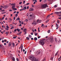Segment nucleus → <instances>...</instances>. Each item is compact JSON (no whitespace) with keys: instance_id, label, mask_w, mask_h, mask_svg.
I'll list each match as a JSON object with an SVG mask.
<instances>
[{"instance_id":"f257e3e1","label":"nucleus","mask_w":61,"mask_h":61,"mask_svg":"<svg viewBox=\"0 0 61 61\" xmlns=\"http://www.w3.org/2000/svg\"><path fill=\"white\" fill-rule=\"evenodd\" d=\"M30 59L32 61H39L38 59H36V58L33 56H30L29 57Z\"/></svg>"},{"instance_id":"f03ea898","label":"nucleus","mask_w":61,"mask_h":61,"mask_svg":"<svg viewBox=\"0 0 61 61\" xmlns=\"http://www.w3.org/2000/svg\"><path fill=\"white\" fill-rule=\"evenodd\" d=\"M46 39H45L39 41V43H40L42 46H44L45 44V41H46Z\"/></svg>"},{"instance_id":"7ed1b4c3","label":"nucleus","mask_w":61,"mask_h":61,"mask_svg":"<svg viewBox=\"0 0 61 61\" xmlns=\"http://www.w3.org/2000/svg\"><path fill=\"white\" fill-rule=\"evenodd\" d=\"M49 41L50 43H53L54 42V40L53 39V38L52 37H51L49 38Z\"/></svg>"},{"instance_id":"20e7f679","label":"nucleus","mask_w":61,"mask_h":61,"mask_svg":"<svg viewBox=\"0 0 61 61\" xmlns=\"http://www.w3.org/2000/svg\"><path fill=\"white\" fill-rule=\"evenodd\" d=\"M35 54L36 56H37V55H40L41 54V51H37L35 53Z\"/></svg>"},{"instance_id":"39448f33","label":"nucleus","mask_w":61,"mask_h":61,"mask_svg":"<svg viewBox=\"0 0 61 61\" xmlns=\"http://www.w3.org/2000/svg\"><path fill=\"white\" fill-rule=\"evenodd\" d=\"M41 7L42 8H45L46 7H47V5L46 4H44L41 5Z\"/></svg>"},{"instance_id":"423d86ee","label":"nucleus","mask_w":61,"mask_h":61,"mask_svg":"<svg viewBox=\"0 0 61 61\" xmlns=\"http://www.w3.org/2000/svg\"><path fill=\"white\" fill-rule=\"evenodd\" d=\"M32 24L33 25H36V21H34L32 23Z\"/></svg>"},{"instance_id":"0eeeda50","label":"nucleus","mask_w":61,"mask_h":61,"mask_svg":"<svg viewBox=\"0 0 61 61\" xmlns=\"http://www.w3.org/2000/svg\"><path fill=\"white\" fill-rule=\"evenodd\" d=\"M41 20H39V19L37 20V23H40L41 22Z\"/></svg>"},{"instance_id":"6e6552de","label":"nucleus","mask_w":61,"mask_h":61,"mask_svg":"<svg viewBox=\"0 0 61 61\" xmlns=\"http://www.w3.org/2000/svg\"><path fill=\"white\" fill-rule=\"evenodd\" d=\"M26 30H27V29H25L24 30V32H25V33H24L25 35L26 34Z\"/></svg>"},{"instance_id":"1a4fd4ad","label":"nucleus","mask_w":61,"mask_h":61,"mask_svg":"<svg viewBox=\"0 0 61 61\" xmlns=\"http://www.w3.org/2000/svg\"><path fill=\"white\" fill-rule=\"evenodd\" d=\"M8 7V6H6L4 7V9H7V8Z\"/></svg>"},{"instance_id":"9d476101","label":"nucleus","mask_w":61,"mask_h":61,"mask_svg":"<svg viewBox=\"0 0 61 61\" xmlns=\"http://www.w3.org/2000/svg\"><path fill=\"white\" fill-rule=\"evenodd\" d=\"M12 45V44H11V43L9 42L8 43V46H11V45Z\"/></svg>"},{"instance_id":"9b49d317","label":"nucleus","mask_w":61,"mask_h":61,"mask_svg":"<svg viewBox=\"0 0 61 61\" xmlns=\"http://www.w3.org/2000/svg\"><path fill=\"white\" fill-rule=\"evenodd\" d=\"M55 40L56 42L57 43H58V42H58V41H57V39L55 38Z\"/></svg>"},{"instance_id":"f8f14e48","label":"nucleus","mask_w":61,"mask_h":61,"mask_svg":"<svg viewBox=\"0 0 61 61\" xmlns=\"http://www.w3.org/2000/svg\"><path fill=\"white\" fill-rule=\"evenodd\" d=\"M37 40V38L36 37H35L34 38V41H36Z\"/></svg>"},{"instance_id":"ddd939ff","label":"nucleus","mask_w":61,"mask_h":61,"mask_svg":"<svg viewBox=\"0 0 61 61\" xmlns=\"http://www.w3.org/2000/svg\"><path fill=\"white\" fill-rule=\"evenodd\" d=\"M33 0L34 1H35V2L34 1V3H33V4L34 5H35V4H36V2H37V1L36 0Z\"/></svg>"},{"instance_id":"4468645a","label":"nucleus","mask_w":61,"mask_h":61,"mask_svg":"<svg viewBox=\"0 0 61 61\" xmlns=\"http://www.w3.org/2000/svg\"><path fill=\"white\" fill-rule=\"evenodd\" d=\"M23 10H26V7H24V8H23Z\"/></svg>"},{"instance_id":"2eb2a0df","label":"nucleus","mask_w":61,"mask_h":61,"mask_svg":"<svg viewBox=\"0 0 61 61\" xmlns=\"http://www.w3.org/2000/svg\"><path fill=\"white\" fill-rule=\"evenodd\" d=\"M55 14H57V15H58V14H59V12H55Z\"/></svg>"},{"instance_id":"dca6fc26","label":"nucleus","mask_w":61,"mask_h":61,"mask_svg":"<svg viewBox=\"0 0 61 61\" xmlns=\"http://www.w3.org/2000/svg\"><path fill=\"white\" fill-rule=\"evenodd\" d=\"M57 10H61V8H59L57 9Z\"/></svg>"},{"instance_id":"f3484780","label":"nucleus","mask_w":61,"mask_h":61,"mask_svg":"<svg viewBox=\"0 0 61 61\" xmlns=\"http://www.w3.org/2000/svg\"><path fill=\"white\" fill-rule=\"evenodd\" d=\"M15 5H13L12 7L11 8H15Z\"/></svg>"},{"instance_id":"a211bd4d","label":"nucleus","mask_w":61,"mask_h":61,"mask_svg":"<svg viewBox=\"0 0 61 61\" xmlns=\"http://www.w3.org/2000/svg\"><path fill=\"white\" fill-rule=\"evenodd\" d=\"M29 10L30 11H33V8H30V9Z\"/></svg>"},{"instance_id":"6ab92c4d","label":"nucleus","mask_w":61,"mask_h":61,"mask_svg":"<svg viewBox=\"0 0 61 61\" xmlns=\"http://www.w3.org/2000/svg\"><path fill=\"white\" fill-rule=\"evenodd\" d=\"M12 9V10H14V11L16 10H17V9H16L15 8H13Z\"/></svg>"},{"instance_id":"aec40b11","label":"nucleus","mask_w":61,"mask_h":61,"mask_svg":"<svg viewBox=\"0 0 61 61\" xmlns=\"http://www.w3.org/2000/svg\"><path fill=\"white\" fill-rule=\"evenodd\" d=\"M12 45L13 47H15V43H12Z\"/></svg>"},{"instance_id":"412c9836","label":"nucleus","mask_w":61,"mask_h":61,"mask_svg":"<svg viewBox=\"0 0 61 61\" xmlns=\"http://www.w3.org/2000/svg\"><path fill=\"white\" fill-rule=\"evenodd\" d=\"M47 32L48 33H50V30H48V31Z\"/></svg>"},{"instance_id":"4be33fe9","label":"nucleus","mask_w":61,"mask_h":61,"mask_svg":"<svg viewBox=\"0 0 61 61\" xmlns=\"http://www.w3.org/2000/svg\"><path fill=\"white\" fill-rule=\"evenodd\" d=\"M20 20V18L19 17H18V18H17L16 19V20Z\"/></svg>"},{"instance_id":"5701e85b","label":"nucleus","mask_w":61,"mask_h":61,"mask_svg":"<svg viewBox=\"0 0 61 61\" xmlns=\"http://www.w3.org/2000/svg\"><path fill=\"white\" fill-rule=\"evenodd\" d=\"M29 38H31L32 37V36L31 35H29Z\"/></svg>"},{"instance_id":"b1692460","label":"nucleus","mask_w":61,"mask_h":61,"mask_svg":"<svg viewBox=\"0 0 61 61\" xmlns=\"http://www.w3.org/2000/svg\"><path fill=\"white\" fill-rule=\"evenodd\" d=\"M58 52H59V51H58L56 53L55 56H57V54H58Z\"/></svg>"},{"instance_id":"393cba45","label":"nucleus","mask_w":61,"mask_h":61,"mask_svg":"<svg viewBox=\"0 0 61 61\" xmlns=\"http://www.w3.org/2000/svg\"><path fill=\"white\" fill-rule=\"evenodd\" d=\"M5 33L7 34L6 36H8V32H7V31H6Z\"/></svg>"},{"instance_id":"a878e982","label":"nucleus","mask_w":61,"mask_h":61,"mask_svg":"<svg viewBox=\"0 0 61 61\" xmlns=\"http://www.w3.org/2000/svg\"><path fill=\"white\" fill-rule=\"evenodd\" d=\"M49 20H47L46 21V23H48V22L49 21Z\"/></svg>"},{"instance_id":"bb28decb","label":"nucleus","mask_w":61,"mask_h":61,"mask_svg":"<svg viewBox=\"0 0 61 61\" xmlns=\"http://www.w3.org/2000/svg\"><path fill=\"white\" fill-rule=\"evenodd\" d=\"M28 19L29 21H30V20H31V18H28Z\"/></svg>"},{"instance_id":"cd10ccee","label":"nucleus","mask_w":61,"mask_h":61,"mask_svg":"<svg viewBox=\"0 0 61 61\" xmlns=\"http://www.w3.org/2000/svg\"><path fill=\"white\" fill-rule=\"evenodd\" d=\"M56 27H58V25L57 23H56Z\"/></svg>"},{"instance_id":"c85d7f7f","label":"nucleus","mask_w":61,"mask_h":61,"mask_svg":"<svg viewBox=\"0 0 61 61\" xmlns=\"http://www.w3.org/2000/svg\"><path fill=\"white\" fill-rule=\"evenodd\" d=\"M0 7H1V8H4V7L3 6H2V5H1L0 6Z\"/></svg>"},{"instance_id":"c756f323","label":"nucleus","mask_w":61,"mask_h":61,"mask_svg":"<svg viewBox=\"0 0 61 61\" xmlns=\"http://www.w3.org/2000/svg\"><path fill=\"white\" fill-rule=\"evenodd\" d=\"M26 39L27 40H29V38L28 37H26Z\"/></svg>"},{"instance_id":"7c9ffc66","label":"nucleus","mask_w":61,"mask_h":61,"mask_svg":"<svg viewBox=\"0 0 61 61\" xmlns=\"http://www.w3.org/2000/svg\"><path fill=\"white\" fill-rule=\"evenodd\" d=\"M16 30H17V31H18V32H20V30H19V29H17Z\"/></svg>"},{"instance_id":"2f4dec72","label":"nucleus","mask_w":61,"mask_h":61,"mask_svg":"<svg viewBox=\"0 0 61 61\" xmlns=\"http://www.w3.org/2000/svg\"><path fill=\"white\" fill-rule=\"evenodd\" d=\"M6 13V12H2L1 13L2 14H5V13Z\"/></svg>"},{"instance_id":"473e14b6","label":"nucleus","mask_w":61,"mask_h":61,"mask_svg":"<svg viewBox=\"0 0 61 61\" xmlns=\"http://www.w3.org/2000/svg\"><path fill=\"white\" fill-rule=\"evenodd\" d=\"M13 61H15V59L14 58H13L12 59Z\"/></svg>"},{"instance_id":"72a5a7b5","label":"nucleus","mask_w":61,"mask_h":61,"mask_svg":"<svg viewBox=\"0 0 61 61\" xmlns=\"http://www.w3.org/2000/svg\"><path fill=\"white\" fill-rule=\"evenodd\" d=\"M28 21V20L27 19H26L25 20V21L26 22H27Z\"/></svg>"},{"instance_id":"f704fd0d","label":"nucleus","mask_w":61,"mask_h":61,"mask_svg":"<svg viewBox=\"0 0 61 61\" xmlns=\"http://www.w3.org/2000/svg\"><path fill=\"white\" fill-rule=\"evenodd\" d=\"M22 2H20L19 3V5H21V4H22Z\"/></svg>"},{"instance_id":"c9c22d12","label":"nucleus","mask_w":61,"mask_h":61,"mask_svg":"<svg viewBox=\"0 0 61 61\" xmlns=\"http://www.w3.org/2000/svg\"><path fill=\"white\" fill-rule=\"evenodd\" d=\"M6 27H7V28L8 29H9V27H8V25Z\"/></svg>"},{"instance_id":"e433bc0d","label":"nucleus","mask_w":61,"mask_h":61,"mask_svg":"<svg viewBox=\"0 0 61 61\" xmlns=\"http://www.w3.org/2000/svg\"><path fill=\"white\" fill-rule=\"evenodd\" d=\"M16 59V60L17 61H19V59H18V58H17Z\"/></svg>"},{"instance_id":"4c0bfd02","label":"nucleus","mask_w":61,"mask_h":61,"mask_svg":"<svg viewBox=\"0 0 61 61\" xmlns=\"http://www.w3.org/2000/svg\"><path fill=\"white\" fill-rule=\"evenodd\" d=\"M25 0H24L23 1V4H25Z\"/></svg>"},{"instance_id":"58836bf2","label":"nucleus","mask_w":61,"mask_h":61,"mask_svg":"<svg viewBox=\"0 0 61 61\" xmlns=\"http://www.w3.org/2000/svg\"><path fill=\"white\" fill-rule=\"evenodd\" d=\"M30 5V3H28L26 4V5Z\"/></svg>"},{"instance_id":"ea45409f","label":"nucleus","mask_w":61,"mask_h":61,"mask_svg":"<svg viewBox=\"0 0 61 61\" xmlns=\"http://www.w3.org/2000/svg\"><path fill=\"white\" fill-rule=\"evenodd\" d=\"M14 28V27H12L10 28V29H12Z\"/></svg>"},{"instance_id":"a19ab883","label":"nucleus","mask_w":61,"mask_h":61,"mask_svg":"<svg viewBox=\"0 0 61 61\" xmlns=\"http://www.w3.org/2000/svg\"><path fill=\"white\" fill-rule=\"evenodd\" d=\"M38 34L37 33H36L35 34V35L36 36H37V35Z\"/></svg>"},{"instance_id":"79ce46f5","label":"nucleus","mask_w":61,"mask_h":61,"mask_svg":"<svg viewBox=\"0 0 61 61\" xmlns=\"http://www.w3.org/2000/svg\"><path fill=\"white\" fill-rule=\"evenodd\" d=\"M21 33H22V32L21 31H20V32L19 33V34H21Z\"/></svg>"},{"instance_id":"37998d69","label":"nucleus","mask_w":61,"mask_h":61,"mask_svg":"<svg viewBox=\"0 0 61 61\" xmlns=\"http://www.w3.org/2000/svg\"><path fill=\"white\" fill-rule=\"evenodd\" d=\"M1 12H4L5 11V10H1Z\"/></svg>"},{"instance_id":"c03bdc74","label":"nucleus","mask_w":61,"mask_h":61,"mask_svg":"<svg viewBox=\"0 0 61 61\" xmlns=\"http://www.w3.org/2000/svg\"><path fill=\"white\" fill-rule=\"evenodd\" d=\"M44 3H46V0H45L44 1Z\"/></svg>"},{"instance_id":"a18cd8bd","label":"nucleus","mask_w":61,"mask_h":61,"mask_svg":"<svg viewBox=\"0 0 61 61\" xmlns=\"http://www.w3.org/2000/svg\"><path fill=\"white\" fill-rule=\"evenodd\" d=\"M18 15V14H16V17L17 16V15Z\"/></svg>"},{"instance_id":"49530a36","label":"nucleus","mask_w":61,"mask_h":61,"mask_svg":"<svg viewBox=\"0 0 61 61\" xmlns=\"http://www.w3.org/2000/svg\"><path fill=\"white\" fill-rule=\"evenodd\" d=\"M38 31L39 32H40V30H39V28H38Z\"/></svg>"},{"instance_id":"de8ad7c7","label":"nucleus","mask_w":61,"mask_h":61,"mask_svg":"<svg viewBox=\"0 0 61 61\" xmlns=\"http://www.w3.org/2000/svg\"><path fill=\"white\" fill-rule=\"evenodd\" d=\"M14 32H16V29H15V30H14Z\"/></svg>"},{"instance_id":"09e8293b","label":"nucleus","mask_w":61,"mask_h":61,"mask_svg":"<svg viewBox=\"0 0 61 61\" xmlns=\"http://www.w3.org/2000/svg\"><path fill=\"white\" fill-rule=\"evenodd\" d=\"M10 27H12V26H13V25H12L11 24L10 25Z\"/></svg>"},{"instance_id":"8fccbe9b","label":"nucleus","mask_w":61,"mask_h":61,"mask_svg":"<svg viewBox=\"0 0 61 61\" xmlns=\"http://www.w3.org/2000/svg\"><path fill=\"white\" fill-rule=\"evenodd\" d=\"M26 51H25V52H24L25 54H26Z\"/></svg>"},{"instance_id":"3c124183","label":"nucleus","mask_w":61,"mask_h":61,"mask_svg":"<svg viewBox=\"0 0 61 61\" xmlns=\"http://www.w3.org/2000/svg\"><path fill=\"white\" fill-rule=\"evenodd\" d=\"M31 6L32 7H34V6L33 5H32Z\"/></svg>"},{"instance_id":"603ef678","label":"nucleus","mask_w":61,"mask_h":61,"mask_svg":"<svg viewBox=\"0 0 61 61\" xmlns=\"http://www.w3.org/2000/svg\"><path fill=\"white\" fill-rule=\"evenodd\" d=\"M5 29L6 30H7V31L8 30H9L7 28H5Z\"/></svg>"},{"instance_id":"864d4df0","label":"nucleus","mask_w":61,"mask_h":61,"mask_svg":"<svg viewBox=\"0 0 61 61\" xmlns=\"http://www.w3.org/2000/svg\"><path fill=\"white\" fill-rule=\"evenodd\" d=\"M50 15H48L47 16V17L46 18H47L48 17H49V16H50Z\"/></svg>"},{"instance_id":"5fc2aeb1","label":"nucleus","mask_w":61,"mask_h":61,"mask_svg":"<svg viewBox=\"0 0 61 61\" xmlns=\"http://www.w3.org/2000/svg\"><path fill=\"white\" fill-rule=\"evenodd\" d=\"M21 52H23V48H21Z\"/></svg>"},{"instance_id":"6e6d98bb","label":"nucleus","mask_w":61,"mask_h":61,"mask_svg":"<svg viewBox=\"0 0 61 61\" xmlns=\"http://www.w3.org/2000/svg\"><path fill=\"white\" fill-rule=\"evenodd\" d=\"M44 25V24H42V25L41 26V27H42V26H43V25Z\"/></svg>"},{"instance_id":"4d7b16f0","label":"nucleus","mask_w":61,"mask_h":61,"mask_svg":"<svg viewBox=\"0 0 61 61\" xmlns=\"http://www.w3.org/2000/svg\"><path fill=\"white\" fill-rule=\"evenodd\" d=\"M16 38V37H13V38H14V39H15V38Z\"/></svg>"},{"instance_id":"13d9d810","label":"nucleus","mask_w":61,"mask_h":61,"mask_svg":"<svg viewBox=\"0 0 61 61\" xmlns=\"http://www.w3.org/2000/svg\"><path fill=\"white\" fill-rule=\"evenodd\" d=\"M56 6H57L56 5H55L54 6L55 7H56Z\"/></svg>"},{"instance_id":"bf43d9fd","label":"nucleus","mask_w":61,"mask_h":61,"mask_svg":"<svg viewBox=\"0 0 61 61\" xmlns=\"http://www.w3.org/2000/svg\"><path fill=\"white\" fill-rule=\"evenodd\" d=\"M2 43H4V40H3L2 41Z\"/></svg>"},{"instance_id":"052dcab7","label":"nucleus","mask_w":61,"mask_h":61,"mask_svg":"<svg viewBox=\"0 0 61 61\" xmlns=\"http://www.w3.org/2000/svg\"><path fill=\"white\" fill-rule=\"evenodd\" d=\"M53 57L51 58V60H53Z\"/></svg>"},{"instance_id":"680f3d73","label":"nucleus","mask_w":61,"mask_h":61,"mask_svg":"<svg viewBox=\"0 0 61 61\" xmlns=\"http://www.w3.org/2000/svg\"><path fill=\"white\" fill-rule=\"evenodd\" d=\"M31 35H33V32L31 33Z\"/></svg>"},{"instance_id":"e2e57ef3","label":"nucleus","mask_w":61,"mask_h":61,"mask_svg":"<svg viewBox=\"0 0 61 61\" xmlns=\"http://www.w3.org/2000/svg\"><path fill=\"white\" fill-rule=\"evenodd\" d=\"M16 13L17 14H19V12L18 11H17Z\"/></svg>"},{"instance_id":"0e129e2a","label":"nucleus","mask_w":61,"mask_h":61,"mask_svg":"<svg viewBox=\"0 0 61 61\" xmlns=\"http://www.w3.org/2000/svg\"><path fill=\"white\" fill-rule=\"evenodd\" d=\"M40 38V36H39L38 37V38Z\"/></svg>"},{"instance_id":"69168bd1","label":"nucleus","mask_w":61,"mask_h":61,"mask_svg":"<svg viewBox=\"0 0 61 61\" xmlns=\"http://www.w3.org/2000/svg\"><path fill=\"white\" fill-rule=\"evenodd\" d=\"M9 11H12V10H11V9L9 10Z\"/></svg>"},{"instance_id":"338daca9","label":"nucleus","mask_w":61,"mask_h":61,"mask_svg":"<svg viewBox=\"0 0 61 61\" xmlns=\"http://www.w3.org/2000/svg\"><path fill=\"white\" fill-rule=\"evenodd\" d=\"M2 45L0 44V47H2Z\"/></svg>"},{"instance_id":"774afa93","label":"nucleus","mask_w":61,"mask_h":61,"mask_svg":"<svg viewBox=\"0 0 61 61\" xmlns=\"http://www.w3.org/2000/svg\"><path fill=\"white\" fill-rule=\"evenodd\" d=\"M58 19H61V17H60V18H59Z\"/></svg>"}]
</instances>
